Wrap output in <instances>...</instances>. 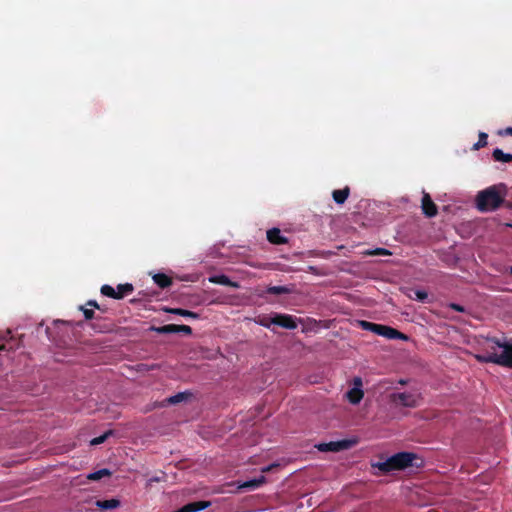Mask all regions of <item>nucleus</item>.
Wrapping results in <instances>:
<instances>
[{"label":"nucleus","instance_id":"c85d7f7f","mask_svg":"<svg viewBox=\"0 0 512 512\" xmlns=\"http://www.w3.org/2000/svg\"><path fill=\"white\" fill-rule=\"evenodd\" d=\"M414 295H415L414 298L421 302H425V300L428 298V294L424 290H415Z\"/></svg>","mask_w":512,"mask_h":512},{"label":"nucleus","instance_id":"f8f14e48","mask_svg":"<svg viewBox=\"0 0 512 512\" xmlns=\"http://www.w3.org/2000/svg\"><path fill=\"white\" fill-rule=\"evenodd\" d=\"M267 240L274 245H281L288 243V239L281 235V231L278 228H272L267 231Z\"/></svg>","mask_w":512,"mask_h":512},{"label":"nucleus","instance_id":"f704fd0d","mask_svg":"<svg viewBox=\"0 0 512 512\" xmlns=\"http://www.w3.org/2000/svg\"><path fill=\"white\" fill-rule=\"evenodd\" d=\"M277 467H279L278 464H271V465H268V466L262 468V472L266 473V472L271 471L273 468H277Z\"/></svg>","mask_w":512,"mask_h":512},{"label":"nucleus","instance_id":"6e6552de","mask_svg":"<svg viewBox=\"0 0 512 512\" xmlns=\"http://www.w3.org/2000/svg\"><path fill=\"white\" fill-rule=\"evenodd\" d=\"M273 324L282 328L293 330L297 328V323L292 315L278 314L273 315Z\"/></svg>","mask_w":512,"mask_h":512},{"label":"nucleus","instance_id":"f03ea898","mask_svg":"<svg viewBox=\"0 0 512 512\" xmlns=\"http://www.w3.org/2000/svg\"><path fill=\"white\" fill-rule=\"evenodd\" d=\"M423 464V460L412 452H399L383 462H378L374 467L378 468L383 473H389L395 470H404L408 467L419 468Z\"/></svg>","mask_w":512,"mask_h":512},{"label":"nucleus","instance_id":"9d476101","mask_svg":"<svg viewBox=\"0 0 512 512\" xmlns=\"http://www.w3.org/2000/svg\"><path fill=\"white\" fill-rule=\"evenodd\" d=\"M210 505V501H195L182 506L174 512H198L208 508Z\"/></svg>","mask_w":512,"mask_h":512},{"label":"nucleus","instance_id":"9b49d317","mask_svg":"<svg viewBox=\"0 0 512 512\" xmlns=\"http://www.w3.org/2000/svg\"><path fill=\"white\" fill-rule=\"evenodd\" d=\"M8 330L3 336H0V351H11L18 347V341L10 336Z\"/></svg>","mask_w":512,"mask_h":512},{"label":"nucleus","instance_id":"5701e85b","mask_svg":"<svg viewBox=\"0 0 512 512\" xmlns=\"http://www.w3.org/2000/svg\"><path fill=\"white\" fill-rule=\"evenodd\" d=\"M111 475V471L104 468V469H100L98 471H95L93 473H90L87 478L89 480H92V481H97V480H100L101 478L105 477V476H110Z\"/></svg>","mask_w":512,"mask_h":512},{"label":"nucleus","instance_id":"393cba45","mask_svg":"<svg viewBox=\"0 0 512 512\" xmlns=\"http://www.w3.org/2000/svg\"><path fill=\"white\" fill-rule=\"evenodd\" d=\"M273 316L262 315L258 316L255 322L265 328H270L273 325Z\"/></svg>","mask_w":512,"mask_h":512},{"label":"nucleus","instance_id":"58836bf2","mask_svg":"<svg viewBox=\"0 0 512 512\" xmlns=\"http://www.w3.org/2000/svg\"><path fill=\"white\" fill-rule=\"evenodd\" d=\"M509 273L512 274V266L509 267Z\"/></svg>","mask_w":512,"mask_h":512},{"label":"nucleus","instance_id":"ddd939ff","mask_svg":"<svg viewBox=\"0 0 512 512\" xmlns=\"http://www.w3.org/2000/svg\"><path fill=\"white\" fill-rule=\"evenodd\" d=\"M266 483V477L260 475L257 478L248 480L239 485L241 489L254 490Z\"/></svg>","mask_w":512,"mask_h":512},{"label":"nucleus","instance_id":"4468645a","mask_svg":"<svg viewBox=\"0 0 512 512\" xmlns=\"http://www.w3.org/2000/svg\"><path fill=\"white\" fill-rule=\"evenodd\" d=\"M348 401L353 404H359L361 400L363 399L364 392L359 387H353L346 393Z\"/></svg>","mask_w":512,"mask_h":512},{"label":"nucleus","instance_id":"cd10ccee","mask_svg":"<svg viewBox=\"0 0 512 512\" xmlns=\"http://www.w3.org/2000/svg\"><path fill=\"white\" fill-rule=\"evenodd\" d=\"M110 434H112V432L108 431V432L104 433L103 435L93 438L90 442L91 445H99V444L103 443L108 438V436Z\"/></svg>","mask_w":512,"mask_h":512},{"label":"nucleus","instance_id":"bb28decb","mask_svg":"<svg viewBox=\"0 0 512 512\" xmlns=\"http://www.w3.org/2000/svg\"><path fill=\"white\" fill-rule=\"evenodd\" d=\"M487 139H488V135L485 132H480L479 133V139L474 144L473 149L474 150H479L480 148L485 147L487 145Z\"/></svg>","mask_w":512,"mask_h":512},{"label":"nucleus","instance_id":"a211bd4d","mask_svg":"<svg viewBox=\"0 0 512 512\" xmlns=\"http://www.w3.org/2000/svg\"><path fill=\"white\" fill-rule=\"evenodd\" d=\"M153 281L162 289L167 288L172 284V278L164 273L155 274L153 276Z\"/></svg>","mask_w":512,"mask_h":512},{"label":"nucleus","instance_id":"1a4fd4ad","mask_svg":"<svg viewBox=\"0 0 512 512\" xmlns=\"http://www.w3.org/2000/svg\"><path fill=\"white\" fill-rule=\"evenodd\" d=\"M421 208L423 214L429 218L435 217L438 213L436 204L433 202L430 195L426 192L423 193Z\"/></svg>","mask_w":512,"mask_h":512},{"label":"nucleus","instance_id":"7ed1b4c3","mask_svg":"<svg viewBox=\"0 0 512 512\" xmlns=\"http://www.w3.org/2000/svg\"><path fill=\"white\" fill-rule=\"evenodd\" d=\"M488 341L495 343L498 347L503 349L501 354L488 353L476 354L475 358L480 363H494L504 367L512 366V339L509 341H500L497 338H488Z\"/></svg>","mask_w":512,"mask_h":512},{"label":"nucleus","instance_id":"0eeeda50","mask_svg":"<svg viewBox=\"0 0 512 512\" xmlns=\"http://www.w3.org/2000/svg\"><path fill=\"white\" fill-rule=\"evenodd\" d=\"M153 331L158 334H172V333H184L185 335L192 334V328L188 325H177V324H167L160 327H153Z\"/></svg>","mask_w":512,"mask_h":512},{"label":"nucleus","instance_id":"6ab92c4d","mask_svg":"<svg viewBox=\"0 0 512 512\" xmlns=\"http://www.w3.org/2000/svg\"><path fill=\"white\" fill-rule=\"evenodd\" d=\"M96 506L101 510H111L120 506L118 499L97 500Z\"/></svg>","mask_w":512,"mask_h":512},{"label":"nucleus","instance_id":"4c0bfd02","mask_svg":"<svg viewBox=\"0 0 512 512\" xmlns=\"http://www.w3.org/2000/svg\"><path fill=\"white\" fill-rule=\"evenodd\" d=\"M399 383H400V384H402V385H405V384H406V381H405V380H400V382H399Z\"/></svg>","mask_w":512,"mask_h":512},{"label":"nucleus","instance_id":"b1692460","mask_svg":"<svg viewBox=\"0 0 512 512\" xmlns=\"http://www.w3.org/2000/svg\"><path fill=\"white\" fill-rule=\"evenodd\" d=\"M267 292L273 295H282L290 293V289L286 286H270Z\"/></svg>","mask_w":512,"mask_h":512},{"label":"nucleus","instance_id":"7c9ffc66","mask_svg":"<svg viewBox=\"0 0 512 512\" xmlns=\"http://www.w3.org/2000/svg\"><path fill=\"white\" fill-rule=\"evenodd\" d=\"M80 309L83 311L86 320L94 318V311L92 309L84 308L83 306H81Z\"/></svg>","mask_w":512,"mask_h":512},{"label":"nucleus","instance_id":"423d86ee","mask_svg":"<svg viewBox=\"0 0 512 512\" xmlns=\"http://www.w3.org/2000/svg\"><path fill=\"white\" fill-rule=\"evenodd\" d=\"M353 442L350 440L331 441L320 443L316 447L321 452H339L351 448Z\"/></svg>","mask_w":512,"mask_h":512},{"label":"nucleus","instance_id":"412c9836","mask_svg":"<svg viewBox=\"0 0 512 512\" xmlns=\"http://www.w3.org/2000/svg\"><path fill=\"white\" fill-rule=\"evenodd\" d=\"M492 157L497 162H512V154L504 153L501 149L496 148L492 153Z\"/></svg>","mask_w":512,"mask_h":512},{"label":"nucleus","instance_id":"ea45409f","mask_svg":"<svg viewBox=\"0 0 512 512\" xmlns=\"http://www.w3.org/2000/svg\"><path fill=\"white\" fill-rule=\"evenodd\" d=\"M510 368H512V366Z\"/></svg>","mask_w":512,"mask_h":512},{"label":"nucleus","instance_id":"c756f323","mask_svg":"<svg viewBox=\"0 0 512 512\" xmlns=\"http://www.w3.org/2000/svg\"><path fill=\"white\" fill-rule=\"evenodd\" d=\"M368 255H391V252L384 248H376L375 250L369 251Z\"/></svg>","mask_w":512,"mask_h":512},{"label":"nucleus","instance_id":"4be33fe9","mask_svg":"<svg viewBox=\"0 0 512 512\" xmlns=\"http://www.w3.org/2000/svg\"><path fill=\"white\" fill-rule=\"evenodd\" d=\"M190 396H191V393H189V392H179V393L169 397L167 399V402L169 404H178V403L188 399V397H190Z\"/></svg>","mask_w":512,"mask_h":512},{"label":"nucleus","instance_id":"c9c22d12","mask_svg":"<svg viewBox=\"0 0 512 512\" xmlns=\"http://www.w3.org/2000/svg\"><path fill=\"white\" fill-rule=\"evenodd\" d=\"M354 387H362V379L360 377H355L353 380Z\"/></svg>","mask_w":512,"mask_h":512},{"label":"nucleus","instance_id":"2eb2a0df","mask_svg":"<svg viewBox=\"0 0 512 512\" xmlns=\"http://www.w3.org/2000/svg\"><path fill=\"white\" fill-rule=\"evenodd\" d=\"M209 282L218 285H224L229 287H238V284L231 281L230 278L224 274L213 275L209 277Z\"/></svg>","mask_w":512,"mask_h":512},{"label":"nucleus","instance_id":"2f4dec72","mask_svg":"<svg viewBox=\"0 0 512 512\" xmlns=\"http://www.w3.org/2000/svg\"><path fill=\"white\" fill-rule=\"evenodd\" d=\"M488 338H486V342L489 344L488 347L485 349V353L484 354H488V353H496V348H499L497 345H495V343L491 342V341H488Z\"/></svg>","mask_w":512,"mask_h":512},{"label":"nucleus","instance_id":"aec40b11","mask_svg":"<svg viewBox=\"0 0 512 512\" xmlns=\"http://www.w3.org/2000/svg\"><path fill=\"white\" fill-rule=\"evenodd\" d=\"M116 290V299H123L126 295H129L133 292L134 287L130 283L119 284Z\"/></svg>","mask_w":512,"mask_h":512},{"label":"nucleus","instance_id":"dca6fc26","mask_svg":"<svg viewBox=\"0 0 512 512\" xmlns=\"http://www.w3.org/2000/svg\"><path fill=\"white\" fill-rule=\"evenodd\" d=\"M350 194V188L348 186L344 187L343 189H337L332 192L333 200L337 204H343L347 200Z\"/></svg>","mask_w":512,"mask_h":512},{"label":"nucleus","instance_id":"f3484780","mask_svg":"<svg viewBox=\"0 0 512 512\" xmlns=\"http://www.w3.org/2000/svg\"><path fill=\"white\" fill-rule=\"evenodd\" d=\"M165 311L171 314L179 315L182 317H188L192 319H199V314L190 310L182 308H165Z\"/></svg>","mask_w":512,"mask_h":512},{"label":"nucleus","instance_id":"20e7f679","mask_svg":"<svg viewBox=\"0 0 512 512\" xmlns=\"http://www.w3.org/2000/svg\"><path fill=\"white\" fill-rule=\"evenodd\" d=\"M359 325L363 330L373 332L374 334L383 336L387 339H407L405 334L387 325L377 324L365 320L360 321Z\"/></svg>","mask_w":512,"mask_h":512},{"label":"nucleus","instance_id":"39448f33","mask_svg":"<svg viewBox=\"0 0 512 512\" xmlns=\"http://www.w3.org/2000/svg\"><path fill=\"white\" fill-rule=\"evenodd\" d=\"M390 401L396 406L408 408L418 406V396L408 392L392 393L390 395Z\"/></svg>","mask_w":512,"mask_h":512},{"label":"nucleus","instance_id":"f257e3e1","mask_svg":"<svg viewBox=\"0 0 512 512\" xmlns=\"http://www.w3.org/2000/svg\"><path fill=\"white\" fill-rule=\"evenodd\" d=\"M507 193L506 185L500 183L492 185L480 192L476 196V207L481 212L495 211L505 201Z\"/></svg>","mask_w":512,"mask_h":512},{"label":"nucleus","instance_id":"e433bc0d","mask_svg":"<svg viewBox=\"0 0 512 512\" xmlns=\"http://www.w3.org/2000/svg\"><path fill=\"white\" fill-rule=\"evenodd\" d=\"M86 305L94 307L96 309H100V306L98 305V303L95 300H89Z\"/></svg>","mask_w":512,"mask_h":512},{"label":"nucleus","instance_id":"a878e982","mask_svg":"<svg viewBox=\"0 0 512 512\" xmlns=\"http://www.w3.org/2000/svg\"><path fill=\"white\" fill-rule=\"evenodd\" d=\"M100 291L102 295L116 299V290L112 286L105 284L101 287Z\"/></svg>","mask_w":512,"mask_h":512},{"label":"nucleus","instance_id":"473e14b6","mask_svg":"<svg viewBox=\"0 0 512 512\" xmlns=\"http://www.w3.org/2000/svg\"><path fill=\"white\" fill-rule=\"evenodd\" d=\"M449 307L454 310V311H457V312H464L465 309L463 306L459 305V304H456V303H451L449 305Z\"/></svg>","mask_w":512,"mask_h":512},{"label":"nucleus","instance_id":"72a5a7b5","mask_svg":"<svg viewBox=\"0 0 512 512\" xmlns=\"http://www.w3.org/2000/svg\"><path fill=\"white\" fill-rule=\"evenodd\" d=\"M499 135H511L512 136V127H507L504 130L499 131Z\"/></svg>","mask_w":512,"mask_h":512}]
</instances>
